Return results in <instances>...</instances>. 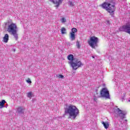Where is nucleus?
<instances>
[{
	"label": "nucleus",
	"instance_id": "nucleus-1",
	"mask_svg": "<svg viewBox=\"0 0 130 130\" xmlns=\"http://www.w3.org/2000/svg\"><path fill=\"white\" fill-rule=\"evenodd\" d=\"M5 25L8 26L7 32L11 33L15 38V40H18V27H17V25L15 23H13L12 20L10 19L8 22L5 23Z\"/></svg>",
	"mask_w": 130,
	"mask_h": 130
},
{
	"label": "nucleus",
	"instance_id": "nucleus-2",
	"mask_svg": "<svg viewBox=\"0 0 130 130\" xmlns=\"http://www.w3.org/2000/svg\"><path fill=\"white\" fill-rule=\"evenodd\" d=\"M79 113H80L79 109L73 105H70L65 109V114H69V118L72 117L73 119H75L79 115Z\"/></svg>",
	"mask_w": 130,
	"mask_h": 130
},
{
	"label": "nucleus",
	"instance_id": "nucleus-3",
	"mask_svg": "<svg viewBox=\"0 0 130 130\" xmlns=\"http://www.w3.org/2000/svg\"><path fill=\"white\" fill-rule=\"evenodd\" d=\"M102 7L103 9L106 10L109 13L111 16H113L114 10H115V3L113 0H110L107 2L104 3Z\"/></svg>",
	"mask_w": 130,
	"mask_h": 130
},
{
	"label": "nucleus",
	"instance_id": "nucleus-4",
	"mask_svg": "<svg viewBox=\"0 0 130 130\" xmlns=\"http://www.w3.org/2000/svg\"><path fill=\"white\" fill-rule=\"evenodd\" d=\"M70 63L73 70H75V71L84 66V63L80 60V59L77 58H74L73 61H71Z\"/></svg>",
	"mask_w": 130,
	"mask_h": 130
},
{
	"label": "nucleus",
	"instance_id": "nucleus-5",
	"mask_svg": "<svg viewBox=\"0 0 130 130\" xmlns=\"http://www.w3.org/2000/svg\"><path fill=\"white\" fill-rule=\"evenodd\" d=\"M88 42L90 47H92V48H95V47L98 46L99 39L96 37H91Z\"/></svg>",
	"mask_w": 130,
	"mask_h": 130
},
{
	"label": "nucleus",
	"instance_id": "nucleus-6",
	"mask_svg": "<svg viewBox=\"0 0 130 130\" xmlns=\"http://www.w3.org/2000/svg\"><path fill=\"white\" fill-rule=\"evenodd\" d=\"M102 97L106 98V99H110V95H109V91L106 88H104L100 92Z\"/></svg>",
	"mask_w": 130,
	"mask_h": 130
},
{
	"label": "nucleus",
	"instance_id": "nucleus-7",
	"mask_svg": "<svg viewBox=\"0 0 130 130\" xmlns=\"http://www.w3.org/2000/svg\"><path fill=\"white\" fill-rule=\"evenodd\" d=\"M115 112L118 114V116L121 119H123L125 117V115H126V111L121 110L119 108L116 109Z\"/></svg>",
	"mask_w": 130,
	"mask_h": 130
},
{
	"label": "nucleus",
	"instance_id": "nucleus-8",
	"mask_svg": "<svg viewBox=\"0 0 130 130\" xmlns=\"http://www.w3.org/2000/svg\"><path fill=\"white\" fill-rule=\"evenodd\" d=\"M120 31L126 32L128 34H130V24L127 23L125 25H123L119 28Z\"/></svg>",
	"mask_w": 130,
	"mask_h": 130
},
{
	"label": "nucleus",
	"instance_id": "nucleus-9",
	"mask_svg": "<svg viewBox=\"0 0 130 130\" xmlns=\"http://www.w3.org/2000/svg\"><path fill=\"white\" fill-rule=\"evenodd\" d=\"M50 2L52 3V4H54V5H56L55 7L57 8L59 7V5L62 4L63 0H50Z\"/></svg>",
	"mask_w": 130,
	"mask_h": 130
},
{
	"label": "nucleus",
	"instance_id": "nucleus-10",
	"mask_svg": "<svg viewBox=\"0 0 130 130\" xmlns=\"http://www.w3.org/2000/svg\"><path fill=\"white\" fill-rule=\"evenodd\" d=\"M16 113H18L19 115H22L25 112V108L23 107H18L16 109Z\"/></svg>",
	"mask_w": 130,
	"mask_h": 130
},
{
	"label": "nucleus",
	"instance_id": "nucleus-11",
	"mask_svg": "<svg viewBox=\"0 0 130 130\" xmlns=\"http://www.w3.org/2000/svg\"><path fill=\"white\" fill-rule=\"evenodd\" d=\"M3 41L5 43H8V42L9 41V35L8 34H5L3 38Z\"/></svg>",
	"mask_w": 130,
	"mask_h": 130
},
{
	"label": "nucleus",
	"instance_id": "nucleus-12",
	"mask_svg": "<svg viewBox=\"0 0 130 130\" xmlns=\"http://www.w3.org/2000/svg\"><path fill=\"white\" fill-rule=\"evenodd\" d=\"M70 38L71 41H74V40H76V35L75 34L70 32Z\"/></svg>",
	"mask_w": 130,
	"mask_h": 130
},
{
	"label": "nucleus",
	"instance_id": "nucleus-13",
	"mask_svg": "<svg viewBox=\"0 0 130 130\" xmlns=\"http://www.w3.org/2000/svg\"><path fill=\"white\" fill-rule=\"evenodd\" d=\"M102 124H103L105 128H106V129H107V128H108V127H109V123L107 122H104V121H102Z\"/></svg>",
	"mask_w": 130,
	"mask_h": 130
},
{
	"label": "nucleus",
	"instance_id": "nucleus-14",
	"mask_svg": "<svg viewBox=\"0 0 130 130\" xmlns=\"http://www.w3.org/2000/svg\"><path fill=\"white\" fill-rule=\"evenodd\" d=\"M5 103H6V101L4 100L0 102V109L5 107Z\"/></svg>",
	"mask_w": 130,
	"mask_h": 130
},
{
	"label": "nucleus",
	"instance_id": "nucleus-15",
	"mask_svg": "<svg viewBox=\"0 0 130 130\" xmlns=\"http://www.w3.org/2000/svg\"><path fill=\"white\" fill-rule=\"evenodd\" d=\"M74 59L75 58H74V55L72 54H70L68 56V59H69V60H71V61H73Z\"/></svg>",
	"mask_w": 130,
	"mask_h": 130
},
{
	"label": "nucleus",
	"instance_id": "nucleus-16",
	"mask_svg": "<svg viewBox=\"0 0 130 130\" xmlns=\"http://www.w3.org/2000/svg\"><path fill=\"white\" fill-rule=\"evenodd\" d=\"M77 32H78V29H77L76 28H73L70 33L75 34V33H77Z\"/></svg>",
	"mask_w": 130,
	"mask_h": 130
},
{
	"label": "nucleus",
	"instance_id": "nucleus-17",
	"mask_svg": "<svg viewBox=\"0 0 130 130\" xmlns=\"http://www.w3.org/2000/svg\"><path fill=\"white\" fill-rule=\"evenodd\" d=\"M27 97L31 99L32 98V92H29L27 93Z\"/></svg>",
	"mask_w": 130,
	"mask_h": 130
},
{
	"label": "nucleus",
	"instance_id": "nucleus-18",
	"mask_svg": "<svg viewBox=\"0 0 130 130\" xmlns=\"http://www.w3.org/2000/svg\"><path fill=\"white\" fill-rule=\"evenodd\" d=\"M66 31H67V30L66 29V28L62 27L61 30V34H66Z\"/></svg>",
	"mask_w": 130,
	"mask_h": 130
},
{
	"label": "nucleus",
	"instance_id": "nucleus-19",
	"mask_svg": "<svg viewBox=\"0 0 130 130\" xmlns=\"http://www.w3.org/2000/svg\"><path fill=\"white\" fill-rule=\"evenodd\" d=\"M69 5L70 6V7H74V6H75V4H74V3H73V2L70 1L69 2Z\"/></svg>",
	"mask_w": 130,
	"mask_h": 130
},
{
	"label": "nucleus",
	"instance_id": "nucleus-20",
	"mask_svg": "<svg viewBox=\"0 0 130 130\" xmlns=\"http://www.w3.org/2000/svg\"><path fill=\"white\" fill-rule=\"evenodd\" d=\"M76 46L78 49H80V47H81V45H80L79 41L76 42Z\"/></svg>",
	"mask_w": 130,
	"mask_h": 130
},
{
	"label": "nucleus",
	"instance_id": "nucleus-21",
	"mask_svg": "<svg viewBox=\"0 0 130 130\" xmlns=\"http://www.w3.org/2000/svg\"><path fill=\"white\" fill-rule=\"evenodd\" d=\"M61 23H66V22H67V19H66V18H62L61 19Z\"/></svg>",
	"mask_w": 130,
	"mask_h": 130
},
{
	"label": "nucleus",
	"instance_id": "nucleus-22",
	"mask_svg": "<svg viewBox=\"0 0 130 130\" xmlns=\"http://www.w3.org/2000/svg\"><path fill=\"white\" fill-rule=\"evenodd\" d=\"M57 77L59 79H63L64 78V76L62 75H59Z\"/></svg>",
	"mask_w": 130,
	"mask_h": 130
},
{
	"label": "nucleus",
	"instance_id": "nucleus-23",
	"mask_svg": "<svg viewBox=\"0 0 130 130\" xmlns=\"http://www.w3.org/2000/svg\"><path fill=\"white\" fill-rule=\"evenodd\" d=\"M26 82L28 84H31V83H32V82L31 81V80L30 79V78H28V80H26Z\"/></svg>",
	"mask_w": 130,
	"mask_h": 130
},
{
	"label": "nucleus",
	"instance_id": "nucleus-24",
	"mask_svg": "<svg viewBox=\"0 0 130 130\" xmlns=\"http://www.w3.org/2000/svg\"><path fill=\"white\" fill-rule=\"evenodd\" d=\"M93 100H94V101H96L97 99L96 98H94Z\"/></svg>",
	"mask_w": 130,
	"mask_h": 130
},
{
	"label": "nucleus",
	"instance_id": "nucleus-25",
	"mask_svg": "<svg viewBox=\"0 0 130 130\" xmlns=\"http://www.w3.org/2000/svg\"><path fill=\"white\" fill-rule=\"evenodd\" d=\"M108 24H109V21H107Z\"/></svg>",
	"mask_w": 130,
	"mask_h": 130
},
{
	"label": "nucleus",
	"instance_id": "nucleus-26",
	"mask_svg": "<svg viewBox=\"0 0 130 130\" xmlns=\"http://www.w3.org/2000/svg\"><path fill=\"white\" fill-rule=\"evenodd\" d=\"M14 51H16V49H14Z\"/></svg>",
	"mask_w": 130,
	"mask_h": 130
},
{
	"label": "nucleus",
	"instance_id": "nucleus-27",
	"mask_svg": "<svg viewBox=\"0 0 130 130\" xmlns=\"http://www.w3.org/2000/svg\"><path fill=\"white\" fill-rule=\"evenodd\" d=\"M92 58H94V56H92Z\"/></svg>",
	"mask_w": 130,
	"mask_h": 130
},
{
	"label": "nucleus",
	"instance_id": "nucleus-28",
	"mask_svg": "<svg viewBox=\"0 0 130 130\" xmlns=\"http://www.w3.org/2000/svg\"><path fill=\"white\" fill-rule=\"evenodd\" d=\"M7 107V106H6V107Z\"/></svg>",
	"mask_w": 130,
	"mask_h": 130
}]
</instances>
